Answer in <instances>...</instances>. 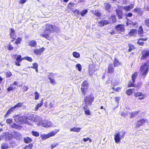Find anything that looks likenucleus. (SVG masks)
Instances as JSON below:
<instances>
[{
    "label": "nucleus",
    "mask_w": 149,
    "mask_h": 149,
    "mask_svg": "<svg viewBox=\"0 0 149 149\" xmlns=\"http://www.w3.org/2000/svg\"><path fill=\"white\" fill-rule=\"evenodd\" d=\"M45 31L40 34V36L49 40H51L53 38V36H50V33L58 32L60 31L59 27L49 23L45 24Z\"/></svg>",
    "instance_id": "1"
},
{
    "label": "nucleus",
    "mask_w": 149,
    "mask_h": 149,
    "mask_svg": "<svg viewBox=\"0 0 149 149\" xmlns=\"http://www.w3.org/2000/svg\"><path fill=\"white\" fill-rule=\"evenodd\" d=\"M15 121L19 124L26 123L28 125H32L31 123L27 120L26 117L25 116L19 117L17 116L14 119Z\"/></svg>",
    "instance_id": "2"
},
{
    "label": "nucleus",
    "mask_w": 149,
    "mask_h": 149,
    "mask_svg": "<svg viewBox=\"0 0 149 149\" xmlns=\"http://www.w3.org/2000/svg\"><path fill=\"white\" fill-rule=\"evenodd\" d=\"M125 132L123 131H121L120 132L115 133L114 135V139L115 142L118 143L120 141L122 138H123Z\"/></svg>",
    "instance_id": "3"
},
{
    "label": "nucleus",
    "mask_w": 149,
    "mask_h": 149,
    "mask_svg": "<svg viewBox=\"0 0 149 149\" xmlns=\"http://www.w3.org/2000/svg\"><path fill=\"white\" fill-rule=\"evenodd\" d=\"M114 29L116 32V33H121L125 31V25L123 24H118L115 26Z\"/></svg>",
    "instance_id": "4"
},
{
    "label": "nucleus",
    "mask_w": 149,
    "mask_h": 149,
    "mask_svg": "<svg viewBox=\"0 0 149 149\" xmlns=\"http://www.w3.org/2000/svg\"><path fill=\"white\" fill-rule=\"evenodd\" d=\"M40 121H38V123H36V124L39 125H41L45 127H48L51 126L52 123L51 122L47 121H43L41 119L40 117Z\"/></svg>",
    "instance_id": "5"
},
{
    "label": "nucleus",
    "mask_w": 149,
    "mask_h": 149,
    "mask_svg": "<svg viewBox=\"0 0 149 149\" xmlns=\"http://www.w3.org/2000/svg\"><path fill=\"white\" fill-rule=\"evenodd\" d=\"M26 118L27 120L28 121V120L34 122L36 123H38V122L40 121V117L36 115L31 114Z\"/></svg>",
    "instance_id": "6"
},
{
    "label": "nucleus",
    "mask_w": 149,
    "mask_h": 149,
    "mask_svg": "<svg viewBox=\"0 0 149 149\" xmlns=\"http://www.w3.org/2000/svg\"><path fill=\"white\" fill-rule=\"evenodd\" d=\"M149 70L148 66H141L140 68L141 74L143 78L146 77Z\"/></svg>",
    "instance_id": "7"
},
{
    "label": "nucleus",
    "mask_w": 149,
    "mask_h": 149,
    "mask_svg": "<svg viewBox=\"0 0 149 149\" xmlns=\"http://www.w3.org/2000/svg\"><path fill=\"white\" fill-rule=\"evenodd\" d=\"M9 30H10L9 35L10 38L12 39L11 41L13 42L15 40H16L17 38V35L14 29L10 28Z\"/></svg>",
    "instance_id": "8"
},
{
    "label": "nucleus",
    "mask_w": 149,
    "mask_h": 149,
    "mask_svg": "<svg viewBox=\"0 0 149 149\" xmlns=\"http://www.w3.org/2000/svg\"><path fill=\"white\" fill-rule=\"evenodd\" d=\"M56 133L54 132H52L47 134H41L40 136L42 140H44L49 138L51 136H54Z\"/></svg>",
    "instance_id": "9"
},
{
    "label": "nucleus",
    "mask_w": 149,
    "mask_h": 149,
    "mask_svg": "<svg viewBox=\"0 0 149 149\" xmlns=\"http://www.w3.org/2000/svg\"><path fill=\"white\" fill-rule=\"evenodd\" d=\"M149 56V50H143L141 52V56L140 58L141 60H146Z\"/></svg>",
    "instance_id": "10"
},
{
    "label": "nucleus",
    "mask_w": 149,
    "mask_h": 149,
    "mask_svg": "<svg viewBox=\"0 0 149 149\" xmlns=\"http://www.w3.org/2000/svg\"><path fill=\"white\" fill-rule=\"evenodd\" d=\"M88 87V84L87 81H84L82 84L81 90L84 95H85L86 90L87 89Z\"/></svg>",
    "instance_id": "11"
},
{
    "label": "nucleus",
    "mask_w": 149,
    "mask_h": 149,
    "mask_svg": "<svg viewBox=\"0 0 149 149\" xmlns=\"http://www.w3.org/2000/svg\"><path fill=\"white\" fill-rule=\"evenodd\" d=\"M45 49V48L42 47L40 49H34L33 50V52L36 55L40 56L44 52Z\"/></svg>",
    "instance_id": "12"
},
{
    "label": "nucleus",
    "mask_w": 149,
    "mask_h": 149,
    "mask_svg": "<svg viewBox=\"0 0 149 149\" xmlns=\"http://www.w3.org/2000/svg\"><path fill=\"white\" fill-rule=\"evenodd\" d=\"M84 100L86 105L90 104L93 100V98L92 96H89L84 98Z\"/></svg>",
    "instance_id": "13"
},
{
    "label": "nucleus",
    "mask_w": 149,
    "mask_h": 149,
    "mask_svg": "<svg viewBox=\"0 0 149 149\" xmlns=\"http://www.w3.org/2000/svg\"><path fill=\"white\" fill-rule=\"evenodd\" d=\"M103 8L109 13L110 12L111 8V4L108 2H105L104 4Z\"/></svg>",
    "instance_id": "14"
},
{
    "label": "nucleus",
    "mask_w": 149,
    "mask_h": 149,
    "mask_svg": "<svg viewBox=\"0 0 149 149\" xmlns=\"http://www.w3.org/2000/svg\"><path fill=\"white\" fill-rule=\"evenodd\" d=\"M109 22V24H113L115 23L117 20V18L115 15H112L109 18V20H107Z\"/></svg>",
    "instance_id": "15"
},
{
    "label": "nucleus",
    "mask_w": 149,
    "mask_h": 149,
    "mask_svg": "<svg viewBox=\"0 0 149 149\" xmlns=\"http://www.w3.org/2000/svg\"><path fill=\"white\" fill-rule=\"evenodd\" d=\"M109 24V22L107 20H101L98 22V26L102 27L104 25Z\"/></svg>",
    "instance_id": "16"
},
{
    "label": "nucleus",
    "mask_w": 149,
    "mask_h": 149,
    "mask_svg": "<svg viewBox=\"0 0 149 149\" xmlns=\"http://www.w3.org/2000/svg\"><path fill=\"white\" fill-rule=\"evenodd\" d=\"M116 13V15L117 16L118 19H121L123 16V14L122 11L120 10L116 9L115 10Z\"/></svg>",
    "instance_id": "17"
},
{
    "label": "nucleus",
    "mask_w": 149,
    "mask_h": 149,
    "mask_svg": "<svg viewBox=\"0 0 149 149\" xmlns=\"http://www.w3.org/2000/svg\"><path fill=\"white\" fill-rule=\"evenodd\" d=\"M148 123V121L146 119L144 118L140 119L137 122L136 124V126L139 127L140 126L143 125L144 123Z\"/></svg>",
    "instance_id": "18"
},
{
    "label": "nucleus",
    "mask_w": 149,
    "mask_h": 149,
    "mask_svg": "<svg viewBox=\"0 0 149 149\" xmlns=\"http://www.w3.org/2000/svg\"><path fill=\"white\" fill-rule=\"evenodd\" d=\"M148 39V38H139L137 41V43L139 45L143 46L144 44V42L142 41H146Z\"/></svg>",
    "instance_id": "19"
},
{
    "label": "nucleus",
    "mask_w": 149,
    "mask_h": 149,
    "mask_svg": "<svg viewBox=\"0 0 149 149\" xmlns=\"http://www.w3.org/2000/svg\"><path fill=\"white\" fill-rule=\"evenodd\" d=\"M137 33V30L135 29H131L129 33V35L130 36H135Z\"/></svg>",
    "instance_id": "20"
},
{
    "label": "nucleus",
    "mask_w": 149,
    "mask_h": 149,
    "mask_svg": "<svg viewBox=\"0 0 149 149\" xmlns=\"http://www.w3.org/2000/svg\"><path fill=\"white\" fill-rule=\"evenodd\" d=\"M134 12L135 13H137L139 15H142L143 11L139 7H137L134 8L133 10Z\"/></svg>",
    "instance_id": "21"
},
{
    "label": "nucleus",
    "mask_w": 149,
    "mask_h": 149,
    "mask_svg": "<svg viewBox=\"0 0 149 149\" xmlns=\"http://www.w3.org/2000/svg\"><path fill=\"white\" fill-rule=\"evenodd\" d=\"M134 6V5L133 4H130V6H125L123 8L125 11L128 12L133 8Z\"/></svg>",
    "instance_id": "22"
},
{
    "label": "nucleus",
    "mask_w": 149,
    "mask_h": 149,
    "mask_svg": "<svg viewBox=\"0 0 149 149\" xmlns=\"http://www.w3.org/2000/svg\"><path fill=\"white\" fill-rule=\"evenodd\" d=\"M36 42L34 40L30 41L28 45L31 47H35L37 45Z\"/></svg>",
    "instance_id": "23"
},
{
    "label": "nucleus",
    "mask_w": 149,
    "mask_h": 149,
    "mask_svg": "<svg viewBox=\"0 0 149 149\" xmlns=\"http://www.w3.org/2000/svg\"><path fill=\"white\" fill-rule=\"evenodd\" d=\"M137 32H138V35H139L140 37L143 36L142 34H143V31L141 26H139Z\"/></svg>",
    "instance_id": "24"
},
{
    "label": "nucleus",
    "mask_w": 149,
    "mask_h": 149,
    "mask_svg": "<svg viewBox=\"0 0 149 149\" xmlns=\"http://www.w3.org/2000/svg\"><path fill=\"white\" fill-rule=\"evenodd\" d=\"M21 56L20 55H18L16 58V60L17 62L15 63L16 65H20L19 62L21 61Z\"/></svg>",
    "instance_id": "25"
},
{
    "label": "nucleus",
    "mask_w": 149,
    "mask_h": 149,
    "mask_svg": "<svg viewBox=\"0 0 149 149\" xmlns=\"http://www.w3.org/2000/svg\"><path fill=\"white\" fill-rule=\"evenodd\" d=\"M14 135L15 138L17 140L20 139L21 137V135L17 132H15L14 133Z\"/></svg>",
    "instance_id": "26"
},
{
    "label": "nucleus",
    "mask_w": 149,
    "mask_h": 149,
    "mask_svg": "<svg viewBox=\"0 0 149 149\" xmlns=\"http://www.w3.org/2000/svg\"><path fill=\"white\" fill-rule=\"evenodd\" d=\"M139 112L138 111H136L129 113V114L130 116V118H134L136 115L138 114Z\"/></svg>",
    "instance_id": "27"
},
{
    "label": "nucleus",
    "mask_w": 149,
    "mask_h": 149,
    "mask_svg": "<svg viewBox=\"0 0 149 149\" xmlns=\"http://www.w3.org/2000/svg\"><path fill=\"white\" fill-rule=\"evenodd\" d=\"M84 109L85 114L87 115H90V111L89 109L88 108L87 105H86L84 107Z\"/></svg>",
    "instance_id": "28"
},
{
    "label": "nucleus",
    "mask_w": 149,
    "mask_h": 149,
    "mask_svg": "<svg viewBox=\"0 0 149 149\" xmlns=\"http://www.w3.org/2000/svg\"><path fill=\"white\" fill-rule=\"evenodd\" d=\"M75 3L73 2H70L67 5V8L68 9L71 10L73 7H74Z\"/></svg>",
    "instance_id": "29"
},
{
    "label": "nucleus",
    "mask_w": 149,
    "mask_h": 149,
    "mask_svg": "<svg viewBox=\"0 0 149 149\" xmlns=\"http://www.w3.org/2000/svg\"><path fill=\"white\" fill-rule=\"evenodd\" d=\"M114 69L113 66H109L107 68V72L108 73L112 74L113 72Z\"/></svg>",
    "instance_id": "30"
},
{
    "label": "nucleus",
    "mask_w": 149,
    "mask_h": 149,
    "mask_svg": "<svg viewBox=\"0 0 149 149\" xmlns=\"http://www.w3.org/2000/svg\"><path fill=\"white\" fill-rule=\"evenodd\" d=\"M15 108L14 106L11 108L7 111V113L5 115L6 117H7V115L11 113V112L14 111L15 110Z\"/></svg>",
    "instance_id": "31"
},
{
    "label": "nucleus",
    "mask_w": 149,
    "mask_h": 149,
    "mask_svg": "<svg viewBox=\"0 0 149 149\" xmlns=\"http://www.w3.org/2000/svg\"><path fill=\"white\" fill-rule=\"evenodd\" d=\"M11 134H9V133L7 132L5 133L4 138L6 140H9L11 139Z\"/></svg>",
    "instance_id": "32"
},
{
    "label": "nucleus",
    "mask_w": 149,
    "mask_h": 149,
    "mask_svg": "<svg viewBox=\"0 0 149 149\" xmlns=\"http://www.w3.org/2000/svg\"><path fill=\"white\" fill-rule=\"evenodd\" d=\"M137 73L136 72H135L134 73L132 74V82L133 83H134L135 81V79H136L137 77Z\"/></svg>",
    "instance_id": "33"
},
{
    "label": "nucleus",
    "mask_w": 149,
    "mask_h": 149,
    "mask_svg": "<svg viewBox=\"0 0 149 149\" xmlns=\"http://www.w3.org/2000/svg\"><path fill=\"white\" fill-rule=\"evenodd\" d=\"M128 46L129 47V49H128V51L129 52H131L132 50H133L135 48L134 45H132L130 44H128Z\"/></svg>",
    "instance_id": "34"
},
{
    "label": "nucleus",
    "mask_w": 149,
    "mask_h": 149,
    "mask_svg": "<svg viewBox=\"0 0 149 149\" xmlns=\"http://www.w3.org/2000/svg\"><path fill=\"white\" fill-rule=\"evenodd\" d=\"M81 128L78 127H73L70 129L71 131L79 132L80 131Z\"/></svg>",
    "instance_id": "35"
},
{
    "label": "nucleus",
    "mask_w": 149,
    "mask_h": 149,
    "mask_svg": "<svg viewBox=\"0 0 149 149\" xmlns=\"http://www.w3.org/2000/svg\"><path fill=\"white\" fill-rule=\"evenodd\" d=\"M72 55L74 57L76 58H79L80 57V55L79 54L76 52H73Z\"/></svg>",
    "instance_id": "36"
},
{
    "label": "nucleus",
    "mask_w": 149,
    "mask_h": 149,
    "mask_svg": "<svg viewBox=\"0 0 149 149\" xmlns=\"http://www.w3.org/2000/svg\"><path fill=\"white\" fill-rule=\"evenodd\" d=\"M24 141L25 143H28L31 141L32 139L31 138L29 137H26V138H24Z\"/></svg>",
    "instance_id": "37"
},
{
    "label": "nucleus",
    "mask_w": 149,
    "mask_h": 149,
    "mask_svg": "<svg viewBox=\"0 0 149 149\" xmlns=\"http://www.w3.org/2000/svg\"><path fill=\"white\" fill-rule=\"evenodd\" d=\"M120 64L119 61L116 58H115L113 61V65H119Z\"/></svg>",
    "instance_id": "38"
},
{
    "label": "nucleus",
    "mask_w": 149,
    "mask_h": 149,
    "mask_svg": "<svg viewBox=\"0 0 149 149\" xmlns=\"http://www.w3.org/2000/svg\"><path fill=\"white\" fill-rule=\"evenodd\" d=\"M88 10L87 9H85L82 10L80 13V15L82 16H84L85 15L88 13Z\"/></svg>",
    "instance_id": "39"
},
{
    "label": "nucleus",
    "mask_w": 149,
    "mask_h": 149,
    "mask_svg": "<svg viewBox=\"0 0 149 149\" xmlns=\"http://www.w3.org/2000/svg\"><path fill=\"white\" fill-rule=\"evenodd\" d=\"M22 40V39L20 37H18L16 41H15V43L17 44L18 45L20 44Z\"/></svg>",
    "instance_id": "40"
},
{
    "label": "nucleus",
    "mask_w": 149,
    "mask_h": 149,
    "mask_svg": "<svg viewBox=\"0 0 149 149\" xmlns=\"http://www.w3.org/2000/svg\"><path fill=\"white\" fill-rule=\"evenodd\" d=\"M134 89H129L127 91L126 93L128 95H130L132 94L133 92Z\"/></svg>",
    "instance_id": "41"
},
{
    "label": "nucleus",
    "mask_w": 149,
    "mask_h": 149,
    "mask_svg": "<svg viewBox=\"0 0 149 149\" xmlns=\"http://www.w3.org/2000/svg\"><path fill=\"white\" fill-rule=\"evenodd\" d=\"M143 93L140 92H136L134 93V95L136 97H139L141 95H142V94Z\"/></svg>",
    "instance_id": "42"
},
{
    "label": "nucleus",
    "mask_w": 149,
    "mask_h": 149,
    "mask_svg": "<svg viewBox=\"0 0 149 149\" xmlns=\"http://www.w3.org/2000/svg\"><path fill=\"white\" fill-rule=\"evenodd\" d=\"M145 25L148 27H149V18H146L144 20Z\"/></svg>",
    "instance_id": "43"
},
{
    "label": "nucleus",
    "mask_w": 149,
    "mask_h": 149,
    "mask_svg": "<svg viewBox=\"0 0 149 149\" xmlns=\"http://www.w3.org/2000/svg\"><path fill=\"white\" fill-rule=\"evenodd\" d=\"M14 49L13 47L11 45L10 43L7 47V49L9 51H12Z\"/></svg>",
    "instance_id": "44"
},
{
    "label": "nucleus",
    "mask_w": 149,
    "mask_h": 149,
    "mask_svg": "<svg viewBox=\"0 0 149 149\" xmlns=\"http://www.w3.org/2000/svg\"><path fill=\"white\" fill-rule=\"evenodd\" d=\"M1 147L2 149H6L8 147V145L6 143H3Z\"/></svg>",
    "instance_id": "45"
},
{
    "label": "nucleus",
    "mask_w": 149,
    "mask_h": 149,
    "mask_svg": "<svg viewBox=\"0 0 149 149\" xmlns=\"http://www.w3.org/2000/svg\"><path fill=\"white\" fill-rule=\"evenodd\" d=\"M42 101H41V102L40 103H39L38 104L36 107L35 108V109L36 111H37L38 108L41 107V106L43 104V102H42Z\"/></svg>",
    "instance_id": "46"
},
{
    "label": "nucleus",
    "mask_w": 149,
    "mask_h": 149,
    "mask_svg": "<svg viewBox=\"0 0 149 149\" xmlns=\"http://www.w3.org/2000/svg\"><path fill=\"white\" fill-rule=\"evenodd\" d=\"M142 95H141L138 98V100H143L146 97V96L145 94H142Z\"/></svg>",
    "instance_id": "47"
},
{
    "label": "nucleus",
    "mask_w": 149,
    "mask_h": 149,
    "mask_svg": "<svg viewBox=\"0 0 149 149\" xmlns=\"http://www.w3.org/2000/svg\"><path fill=\"white\" fill-rule=\"evenodd\" d=\"M19 126V125L16 124V123H13L11 125V127L13 128H17Z\"/></svg>",
    "instance_id": "48"
},
{
    "label": "nucleus",
    "mask_w": 149,
    "mask_h": 149,
    "mask_svg": "<svg viewBox=\"0 0 149 149\" xmlns=\"http://www.w3.org/2000/svg\"><path fill=\"white\" fill-rule=\"evenodd\" d=\"M11 86V85L8 88L7 90L8 91H9L13 90L15 88V87H13Z\"/></svg>",
    "instance_id": "49"
},
{
    "label": "nucleus",
    "mask_w": 149,
    "mask_h": 149,
    "mask_svg": "<svg viewBox=\"0 0 149 149\" xmlns=\"http://www.w3.org/2000/svg\"><path fill=\"white\" fill-rule=\"evenodd\" d=\"M34 94L35 95V99L36 100H38L39 97V94L37 92H36Z\"/></svg>",
    "instance_id": "50"
},
{
    "label": "nucleus",
    "mask_w": 149,
    "mask_h": 149,
    "mask_svg": "<svg viewBox=\"0 0 149 149\" xmlns=\"http://www.w3.org/2000/svg\"><path fill=\"white\" fill-rule=\"evenodd\" d=\"M49 78L50 80V82L52 84H56V82L54 79L52 78L51 77H49Z\"/></svg>",
    "instance_id": "51"
},
{
    "label": "nucleus",
    "mask_w": 149,
    "mask_h": 149,
    "mask_svg": "<svg viewBox=\"0 0 149 149\" xmlns=\"http://www.w3.org/2000/svg\"><path fill=\"white\" fill-rule=\"evenodd\" d=\"M32 147V145L31 144H29V145L26 146L24 149H31Z\"/></svg>",
    "instance_id": "52"
},
{
    "label": "nucleus",
    "mask_w": 149,
    "mask_h": 149,
    "mask_svg": "<svg viewBox=\"0 0 149 149\" xmlns=\"http://www.w3.org/2000/svg\"><path fill=\"white\" fill-rule=\"evenodd\" d=\"M22 104V103H18L16 105H15L14 106V107L15 108H19L21 107Z\"/></svg>",
    "instance_id": "53"
},
{
    "label": "nucleus",
    "mask_w": 149,
    "mask_h": 149,
    "mask_svg": "<svg viewBox=\"0 0 149 149\" xmlns=\"http://www.w3.org/2000/svg\"><path fill=\"white\" fill-rule=\"evenodd\" d=\"M125 15L126 17H131L133 16V14L131 13H125Z\"/></svg>",
    "instance_id": "54"
},
{
    "label": "nucleus",
    "mask_w": 149,
    "mask_h": 149,
    "mask_svg": "<svg viewBox=\"0 0 149 149\" xmlns=\"http://www.w3.org/2000/svg\"><path fill=\"white\" fill-rule=\"evenodd\" d=\"M32 133L33 135L36 136H38L39 135V133L37 132L32 131Z\"/></svg>",
    "instance_id": "55"
},
{
    "label": "nucleus",
    "mask_w": 149,
    "mask_h": 149,
    "mask_svg": "<svg viewBox=\"0 0 149 149\" xmlns=\"http://www.w3.org/2000/svg\"><path fill=\"white\" fill-rule=\"evenodd\" d=\"M94 15L97 17H99L101 15V13L99 12H97L95 13Z\"/></svg>",
    "instance_id": "56"
},
{
    "label": "nucleus",
    "mask_w": 149,
    "mask_h": 149,
    "mask_svg": "<svg viewBox=\"0 0 149 149\" xmlns=\"http://www.w3.org/2000/svg\"><path fill=\"white\" fill-rule=\"evenodd\" d=\"M134 83H133L132 82V81H130L128 84V86L129 87H133V86H134V87L135 86H134Z\"/></svg>",
    "instance_id": "57"
},
{
    "label": "nucleus",
    "mask_w": 149,
    "mask_h": 149,
    "mask_svg": "<svg viewBox=\"0 0 149 149\" xmlns=\"http://www.w3.org/2000/svg\"><path fill=\"white\" fill-rule=\"evenodd\" d=\"M26 60H27L29 62H31L32 61V58L31 57L29 56H26Z\"/></svg>",
    "instance_id": "58"
},
{
    "label": "nucleus",
    "mask_w": 149,
    "mask_h": 149,
    "mask_svg": "<svg viewBox=\"0 0 149 149\" xmlns=\"http://www.w3.org/2000/svg\"><path fill=\"white\" fill-rule=\"evenodd\" d=\"M12 119L11 118L8 119L6 120V122L8 124H10L12 122Z\"/></svg>",
    "instance_id": "59"
},
{
    "label": "nucleus",
    "mask_w": 149,
    "mask_h": 149,
    "mask_svg": "<svg viewBox=\"0 0 149 149\" xmlns=\"http://www.w3.org/2000/svg\"><path fill=\"white\" fill-rule=\"evenodd\" d=\"M127 114L126 112H121V115L122 116H123L124 117H125L127 115Z\"/></svg>",
    "instance_id": "60"
},
{
    "label": "nucleus",
    "mask_w": 149,
    "mask_h": 149,
    "mask_svg": "<svg viewBox=\"0 0 149 149\" xmlns=\"http://www.w3.org/2000/svg\"><path fill=\"white\" fill-rule=\"evenodd\" d=\"M28 89V87L26 86H24L23 87V89L24 91H26Z\"/></svg>",
    "instance_id": "61"
},
{
    "label": "nucleus",
    "mask_w": 149,
    "mask_h": 149,
    "mask_svg": "<svg viewBox=\"0 0 149 149\" xmlns=\"http://www.w3.org/2000/svg\"><path fill=\"white\" fill-rule=\"evenodd\" d=\"M12 75V74L10 72H7L6 74V77H9Z\"/></svg>",
    "instance_id": "62"
},
{
    "label": "nucleus",
    "mask_w": 149,
    "mask_h": 149,
    "mask_svg": "<svg viewBox=\"0 0 149 149\" xmlns=\"http://www.w3.org/2000/svg\"><path fill=\"white\" fill-rule=\"evenodd\" d=\"M76 68L79 71H81V66H76Z\"/></svg>",
    "instance_id": "63"
},
{
    "label": "nucleus",
    "mask_w": 149,
    "mask_h": 149,
    "mask_svg": "<svg viewBox=\"0 0 149 149\" xmlns=\"http://www.w3.org/2000/svg\"><path fill=\"white\" fill-rule=\"evenodd\" d=\"M120 99V98L118 97H116L115 98V100L116 102L117 103L119 102Z\"/></svg>",
    "instance_id": "64"
}]
</instances>
